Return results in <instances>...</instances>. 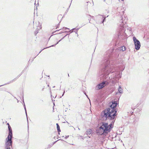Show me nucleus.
I'll use <instances>...</instances> for the list:
<instances>
[{
    "instance_id": "1",
    "label": "nucleus",
    "mask_w": 149,
    "mask_h": 149,
    "mask_svg": "<svg viewBox=\"0 0 149 149\" xmlns=\"http://www.w3.org/2000/svg\"><path fill=\"white\" fill-rule=\"evenodd\" d=\"M113 50V49L107 51L104 56V59L102 61V65L104 67L102 69L100 74V78L102 79H106L108 75L111 72L113 73L115 71V66L109 64V59L111 56Z\"/></svg>"
},
{
    "instance_id": "2",
    "label": "nucleus",
    "mask_w": 149,
    "mask_h": 149,
    "mask_svg": "<svg viewBox=\"0 0 149 149\" xmlns=\"http://www.w3.org/2000/svg\"><path fill=\"white\" fill-rule=\"evenodd\" d=\"M117 105V102L114 101L112 102L110 107L104 110L101 113V116L104 119L112 120L115 119L117 111L116 109Z\"/></svg>"
},
{
    "instance_id": "3",
    "label": "nucleus",
    "mask_w": 149,
    "mask_h": 149,
    "mask_svg": "<svg viewBox=\"0 0 149 149\" xmlns=\"http://www.w3.org/2000/svg\"><path fill=\"white\" fill-rule=\"evenodd\" d=\"M106 124L104 125L103 123H102V125L99 128H97V133L98 135H106L108 133L107 130L106 128Z\"/></svg>"
},
{
    "instance_id": "4",
    "label": "nucleus",
    "mask_w": 149,
    "mask_h": 149,
    "mask_svg": "<svg viewBox=\"0 0 149 149\" xmlns=\"http://www.w3.org/2000/svg\"><path fill=\"white\" fill-rule=\"evenodd\" d=\"M10 134H11L10 132ZM11 136L10 135H8L6 139V142L5 144V149H10L11 147L12 146L13 142L12 141Z\"/></svg>"
},
{
    "instance_id": "5",
    "label": "nucleus",
    "mask_w": 149,
    "mask_h": 149,
    "mask_svg": "<svg viewBox=\"0 0 149 149\" xmlns=\"http://www.w3.org/2000/svg\"><path fill=\"white\" fill-rule=\"evenodd\" d=\"M133 39L135 45V49L137 50L139 49L141 46V44L139 41L135 37H133Z\"/></svg>"
},
{
    "instance_id": "6",
    "label": "nucleus",
    "mask_w": 149,
    "mask_h": 149,
    "mask_svg": "<svg viewBox=\"0 0 149 149\" xmlns=\"http://www.w3.org/2000/svg\"><path fill=\"white\" fill-rule=\"evenodd\" d=\"M114 120V119L112 120H113L112 121L111 123V124H110L109 125H108V123H103L104 125H105V124H106V128L107 129V132L108 133H109L110 131L111 128H112L113 127V125L112 124H113L115 120Z\"/></svg>"
},
{
    "instance_id": "7",
    "label": "nucleus",
    "mask_w": 149,
    "mask_h": 149,
    "mask_svg": "<svg viewBox=\"0 0 149 149\" xmlns=\"http://www.w3.org/2000/svg\"><path fill=\"white\" fill-rule=\"evenodd\" d=\"M108 15L106 16L104 15H99L98 16V18L100 20V21L99 22V23L100 24L103 23L105 21L106 18L108 17Z\"/></svg>"
},
{
    "instance_id": "8",
    "label": "nucleus",
    "mask_w": 149,
    "mask_h": 149,
    "mask_svg": "<svg viewBox=\"0 0 149 149\" xmlns=\"http://www.w3.org/2000/svg\"><path fill=\"white\" fill-rule=\"evenodd\" d=\"M106 81L102 82V83L98 84L95 87V89L96 90H99L102 88L104 87L106 85Z\"/></svg>"
},
{
    "instance_id": "9",
    "label": "nucleus",
    "mask_w": 149,
    "mask_h": 149,
    "mask_svg": "<svg viewBox=\"0 0 149 149\" xmlns=\"http://www.w3.org/2000/svg\"><path fill=\"white\" fill-rule=\"evenodd\" d=\"M122 17V18L120 21V22L121 23L119 27L120 29L121 30V31L124 32V31H125V26H124L125 25L124 24L123 17Z\"/></svg>"
},
{
    "instance_id": "10",
    "label": "nucleus",
    "mask_w": 149,
    "mask_h": 149,
    "mask_svg": "<svg viewBox=\"0 0 149 149\" xmlns=\"http://www.w3.org/2000/svg\"><path fill=\"white\" fill-rule=\"evenodd\" d=\"M7 124L8 125V131H9L8 135H10V132L11 133V134H10V136H11V138H12L13 137L12 130L11 128L10 125H9V124L8 123Z\"/></svg>"
},
{
    "instance_id": "11",
    "label": "nucleus",
    "mask_w": 149,
    "mask_h": 149,
    "mask_svg": "<svg viewBox=\"0 0 149 149\" xmlns=\"http://www.w3.org/2000/svg\"><path fill=\"white\" fill-rule=\"evenodd\" d=\"M92 133V130L91 129H89L87 130L86 133V134L88 136L90 137L89 136Z\"/></svg>"
},
{
    "instance_id": "12",
    "label": "nucleus",
    "mask_w": 149,
    "mask_h": 149,
    "mask_svg": "<svg viewBox=\"0 0 149 149\" xmlns=\"http://www.w3.org/2000/svg\"><path fill=\"white\" fill-rule=\"evenodd\" d=\"M21 74H20V75H18L17 76V77L15 79H13V80H12V81H10V82H9L8 83H7L6 84H4V85H1L0 86V87L1 86H3L4 85H6L7 84H10V83H12L13 82V81H15L16 79H17L19 77L21 76Z\"/></svg>"
},
{
    "instance_id": "13",
    "label": "nucleus",
    "mask_w": 149,
    "mask_h": 149,
    "mask_svg": "<svg viewBox=\"0 0 149 149\" xmlns=\"http://www.w3.org/2000/svg\"><path fill=\"white\" fill-rule=\"evenodd\" d=\"M79 28H74L72 29V31H71V33H72L73 32H74L77 33V32L78 30L79 29Z\"/></svg>"
},
{
    "instance_id": "14",
    "label": "nucleus",
    "mask_w": 149,
    "mask_h": 149,
    "mask_svg": "<svg viewBox=\"0 0 149 149\" xmlns=\"http://www.w3.org/2000/svg\"><path fill=\"white\" fill-rule=\"evenodd\" d=\"M118 91L120 93H123V90L120 86H119L118 88Z\"/></svg>"
},
{
    "instance_id": "15",
    "label": "nucleus",
    "mask_w": 149,
    "mask_h": 149,
    "mask_svg": "<svg viewBox=\"0 0 149 149\" xmlns=\"http://www.w3.org/2000/svg\"><path fill=\"white\" fill-rule=\"evenodd\" d=\"M119 49L120 50H121L122 51H124L125 50L126 48L124 46H121V47H120Z\"/></svg>"
},
{
    "instance_id": "16",
    "label": "nucleus",
    "mask_w": 149,
    "mask_h": 149,
    "mask_svg": "<svg viewBox=\"0 0 149 149\" xmlns=\"http://www.w3.org/2000/svg\"><path fill=\"white\" fill-rule=\"evenodd\" d=\"M56 126H57V129L58 131V134H60V132H61V130L60 128V127L58 123H56Z\"/></svg>"
},
{
    "instance_id": "17",
    "label": "nucleus",
    "mask_w": 149,
    "mask_h": 149,
    "mask_svg": "<svg viewBox=\"0 0 149 149\" xmlns=\"http://www.w3.org/2000/svg\"><path fill=\"white\" fill-rule=\"evenodd\" d=\"M68 34H67L66 35H65L62 38H61V39L58 42H57L56 43V44L54 45H53L52 46H51L50 47H53V46H55V45H56V44H57L58 43L60 42L61 40L63 39Z\"/></svg>"
},
{
    "instance_id": "18",
    "label": "nucleus",
    "mask_w": 149,
    "mask_h": 149,
    "mask_svg": "<svg viewBox=\"0 0 149 149\" xmlns=\"http://www.w3.org/2000/svg\"><path fill=\"white\" fill-rule=\"evenodd\" d=\"M24 109H25V113H26V115L27 118V113L26 109V107H25V105L24 104ZM27 120H28V119L27 118Z\"/></svg>"
},
{
    "instance_id": "19",
    "label": "nucleus",
    "mask_w": 149,
    "mask_h": 149,
    "mask_svg": "<svg viewBox=\"0 0 149 149\" xmlns=\"http://www.w3.org/2000/svg\"><path fill=\"white\" fill-rule=\"evenodd\" d=\"M38 31H39V29H36V31H35V35H36L37 34V33H38Z\"/></svg>"
},
{
    "instance_id": "20",
    "label": "nucleus",
    "mask_w": 149,
    "mask_h": 149,
    "mask_svg": "<svg viewBox=\"0 0 149 149\" xmlns=\"http://www.w3.org/2000/svg\"><path fill=\"white\" fill-rule=\"evenodd\" d=\"M91 15H89L88 17V20H89V22L90 23H91V22H90V21L91 20Z\"/></svg>"
},
{
    "instance_id": "21",
    "label": "nucleus",
    "mask_w": 149,
    "mask_h": 149,
    "mask_svg": "<svg viewBox=\"0 0 149 149\" xmlns=\"http://www.w3.org/2000/svg\"><path fill=\"white\" fill-rule=\"evenodd\" d=\"M53 144H51L50 145H48V148H51L53 146Z\"/></svg>"
},
{
    "instance_id": "22",
    "label": "nucleus",
    "mask_w": 149,
    "mask_h": 149,
    "mask_svg": "<svg viewBox=\"0 0 149 149\" xmlns=\"http://www.w3.org/2000/svg\"><path fill=\"white\" fill-rule=\"evenodd\" d=\"M66 32H67V31H61L59 33V34H61V33H63Z\"/></svg>"
},
{
    "instance_id": "23",
    "label": "nucleus",
    "mask_w": 149,
    "mask_h": 149,
    "mask_svg": "<svg viewBox=\"0 0 149 149\" xmlns=\"http://www.w3.org/2000/svg\"><path fill=\"white\" fill-rule=\"evenodd\" d=\"M63 28L65 30H66L67 29H68V30H70L68 28H67V27H63Z\"/></svg>"
},
{
    "instance_id": "24",
    "label": "nucleus",
    "mask_w": 149,
    "mask_h": 149,
    "mask_svg": "<svg viewBox=\"0 0 149 149\" xmlns=\"http://www.w3.org/2000/svg\"><path fill=\"white\" fill-rule=\"evenodd\" d=\"M72 31V29H71V30L69 31H67L66 32H70V33H71V31Z\"/></svg>"
},
{
    "instance_id": "25",
    "label": "nucleus",
    "mask_w": 149,
    "mask_h": 149,
    "mask_svg": "<svg viewBox=\"0 0 149 149\" xmlns=\"http://www.w3.org/2000/svg\"><path fill=\"white\" fill-rule=\"evenodd\" d=\"M69 137V136H65V138L66 139L67 138H68V137Z\"/></svg>"
},
{
    "instance_id": "26",
    "label": "nucleus",
    "mask_w": 149,
    "mask_h": 149,
    "mask_svg": "<svg viewBox=\"0 0 149 149\" xmlns=\"http://www.w3.org/2000/svg\"><path fill=\"white\" fill-rule=\"evenodd\" d=\"M57 141H55V142H54L52 144H53V145Z\"/></svg>"
},
{
    "instance_id": "27",
    "label": "nucleus",
    "mask_w": 149,
    "mask_h": 149,
    "mask_svg": "<svg viewBox=\"0 0 149 149\" xmlns=\"http://www.w3.org/2000/svg\"><path fill=\"white\" fill-rule=\"evenodd\" d=\"M65 91H64V92H63V94H62V96H63L64 95V93H65Z\"/></svg>"
},
{
    "instance_id": "28",
    "label": "nucleus",
    "mask_w": 149,
    "mask_h": 149,
    "mask_svg": "<svg viewBox=\"0 0 149 149\" xmlns=\"http://www.w3.org/2000/svg\"><path fill=\"white\" fill-rule=\"evenodd\" d=\"M84 93L85 95H86V93H85V92H84Z\"/></svg>"
},
{
    "instance_id": "29",
    "label": "nucleus",
    "mask_w": 149,
    "mask_h": 149,
    "mask_svg": "<svg viewBox=\"0 0 149 149\" xmlns=\"http://www.w3.org/2000/svg\"><path fill=\"white\" fill-rule=\"evenodd\" d=\"M59 23L58 24V26H59Z\"/></svg>"
},
{
    "instance_id": "30",
    "label": "nucleus",
    "mask_w": 149,
    "mask_h": 149,
    "mask_svg": "<svg viewBox=\"0 0 149 149\" xmlns=\"http://www.w3.org/2000/svg\"><path fill=\"white\" fill-rule=\"evenodd\" d=\"M42 51V50H41L40 51V52H39V53L38 54H39Z\"/></svg>"
},
{
    "instance_id": "31",
    "label": "nucleus",
    "mask_w": 149,
    "mask_h": 149,
    "mask_svg": "<svg viewBox=\"0 0 149 149\" xmlns=\"http://www.w3.org/2000/svg\"><path fill=\"white\" fill-rule=\"evenodd\" d=\"M118 94V92H116V95Z\"/></svg>"
},
{
    "instance_id": "32",
    "label": "nucleus",
    "mask_w": 149,
    "mask_h": 149,
    "mask_svg": "<svg viewBox=\"0 0 149 149\" xmlns=\"http://www.w3.org/2000/svg\"><path fill=\"white\" fill-rule=\"evenodd\" d=\"M86 96H87V97H88V95H87L86 94Z\"/></svg>"
},
{
    "instance_id": "33",
    "label": "nucleus",
    "mask_w": 149,
    "mask_h": 149,
    "mask_svg": "<svg viewBox=\"0 0 149 149\" xmlns=\"http://www.w3.org/2000/svg\"><path fill=\"white\" fill-rule=\"evenodd\" d=\"M124 23H126V21H124Z\"/></svg>"
},
{
    "instance_id": "34",
    "label": "nucleus",
    "mask_w": 149,
    "mask_h": 149,
    "mask_svg": "<svg viewBox=\"0 0 149 149\" xmlns=\"http://www.w3.org/2000/svg\"><path fill=\"white\" fill-rule=\"evenodd\" d=\"M104 1H105V0H104Z\"/></svg>"
},
{
    "instance_id": "35",
    "label": "nucleus",
    "mask_w": 149,
    "mask_h": 149,
    "mask_svg": "<svg viewBox=\"0 0 149 149\" xmlns=\"http://www.w3.org/2000/svg\"><path fill=\"white\" fill-rule=\"evenodd\" d=\"M92 18H93L94 17L93 16H92Z\"/></svg>"
}]
</instances>
